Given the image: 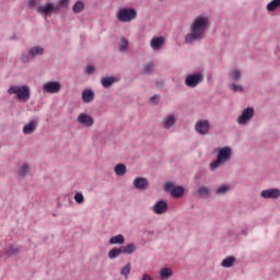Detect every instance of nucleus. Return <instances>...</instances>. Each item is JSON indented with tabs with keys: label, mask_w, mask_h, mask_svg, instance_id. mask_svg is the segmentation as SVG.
<instances>
[{
	"label": "nucleus",
	"mask_w": 280,
	"mask_h": 280,
	"mask_svg": "<svg viewBox=\"0 0 280 280\" xmlns=\"http://www.w3.org/2000/svg\"><path fill=\"white\" fill-rule=\"evenodd\" d=\"M211 27V20L207 14H199L195 16L189 26V32L185 35L184 43L186 45H194L207 38V30Z\"/></svg>",
	"instance_id": "obj_1"
},
{
	"label": "nucleus",
	"mask_w": 280,
	"mask_h": 280,
	"mask_svg": "<svg viewBox=\"0 0 280 280\" xmlns=\"http://www.w3.org/2000/svg\"><path fill=\"white\" fill-rule=\"evenodd\" d=\"M231 159H233V148L229 145L220 147L217 149V159L212 163H210V172H215L218 167H222V165H226L230 163Z\"/></svg>",
	"instance_id": "obj_2"
},
{
	"label": "nucleus",
	"mask_w": 280,
	"mask_h": 280,
	"mask_svg": "<svg viewBox=\"0 0 280 280\" xmlns=\"http://www.w3.org/2000/svg\"><path fill=\"white\" fill-rule=\"evenodd\" d=\"M71 0H59L57 4H54L51 1H47L46 3L37 7V14L40 16H49V14L56 13L57 10L69 8V3Z\"/></svg>",
	"instance_id": "obj_3"
},
{
	"label": "nucleus",
	"mask_w": 280,
	"mask_h": 280,
	"mask_svg": "<svg viewBox=\"0 0 280 280\" xmlns=\"http://www.w3.org/2000/svg\"><path fill=\"white\" fill-rule=\"evenodd\" d=\"M8 93L10 95H15L16 100L19 102H30V98L32 97V89H30V85H11L8 89Z\"/></svg>",
	"instance_id": "obj_4"
},
{
	"label": "nucleus",
	"mask_w": 280,
	"mask_h": 280,
	"mask_svg": "<svg viewBox=\"0 0 280 280\" xmlns=\"http://www.w3.org/2000/svg\"><path fill=\"white\" fill-rule=\"evenodd\" d=\"M40 56H45V46L43 45H34L28 48L27 54L22 52L20 56V62L26 65V62H32V60H36V58H40Z\"/></svg>",
	"instance_id": "obj_5"
},
{
	"label": "nucleus",
	"mask_w": 280,
	"mask_h": 280,
	"mask_svg": "<svg viewBox=\"0 0 280 280\" xmlns=\"http://www.w3.org/2000/svg\"><path fill=\"white\" fill-rule=\"evenodd\" d=\"M137 11L135 8H120L116 12V21L118 23H132L137 19Z\"/></svg>",
	"instance_id": "obj_6"
},
{
	"label": "nucleus",
	"mask_w": 280,
	"mask_h": 280,
	"mask_svg": "<svg viewBox=\"0 0 280 280\" xmlns=\"http://www.w3.org/2000/svg\"><path fill=\"white\" fill-rule=\"evenodd\" d=\"M202 82H205V74L202 72L190 73L185 78V84L188 89H196Z\"/></svg>",
	"instance_id": "obj_7"
},
{
	"label": "nucleus",
	"mask_w": 280,
	"mask_h": 280,
	"mask_svg": "<svg viewBox=\"0 0 280 280\" xmlns=\"http://www.w3.org/2000/svg\"><path fill=\"white\" fill-rule=\"evenodd\" d=\"M253 117H255V108L247 107L243 109L242 113L237 116L236 121L238 126H248Z\"/></svg>",
	"instance_id": "obj_8"
},
{
	"label": "nucleus",
	"mask_w": 280,
	"mask_h": 280,
	"mask_svg": "<svg viewBox=\"0 0 280 280\" xmlns=\"http://www.w3.org/2000/svg\"><path fill=\"white\" fill-rule=\"evenodd\" d=\"M44 93H49L50 95H56L60 93L62 84L59 81H47L42 85Z\"/></svg>",
	"instance_id": "obj_9"
},
{
	"label": "nucleus",
	"mask_w": 280,
	"mask_h": 280,
	"mask_svg": "<svg viewBox=\"0 0 280 280\" xmlns=\"http://www.w3.org/2000/svg\"><path fill=\"white\" fill-rule=\"evenodd\" d=\"M164 190L168 191L172 198H183L185 195V188L182 186H175L172 182H168L164 185Z\"/></svg>",
	"instance_id": "obj_10"
},
{
	"label": "nucleus",
	"mask_w": 280,
	"mask_h": 280,
	"mask_svg": "<svg viewBox=\"0 0 280 280\" xmlns=\"http://www.w3.org/2000/svg\"><path fill=\"white\" fill-rule=\"evenodd\" d=\"M210 128L211 124L209 122V120L200 119L197 120L195 124V132H197V135H200L201 137H207V135H209Z\"/></svg>",
	"instance_id": "obj_11"
},
{
	"label": "nucleus",
	"mask_w": 280,
	"mask_h": 280,
	"mask_svg": "<svg viewBox=\"0 0 280 280\" xmlns=\"http://www.w3.org/2000/svg\"><path fill=\"white\" fill-rule=\"evenodd\" d=\"M77 122L79 124V126H82L83 128H93L95 119H93L91 114L89 113H81L77 117Z\"/></svg>",
	"instance_id": "obj_12"
},
{
	"label": "nucleus",
	"mask_w": 280,
	"mask_h": 280,
	"mask_svg": "<svg viewBox=\"0 0 280 280\" xmlns=\"http://www.w3.org/2000/svg\"><path fill=\"white\" fill-rule=\"evenodd\" d=\"M260 198L262 200H279L280 189L279 188H267L260 191Z\"/></svg>",
	"instance_id": "obj_13"
},
{
	"label": "nucleus",
	"mask_w": 280,
	"mask_h": 280,
	"mask_svg": "<svg viewBox=\"0 0 280 280\" xmlns=\"http://www.w3.org/2000/svg\"><path fill=\"white\" fill-rule=\"evenodd\" d=\"M168 209L170 205H167V201L163 199L155 201V203L151 207V211L155 213V215H163L164 213H167Z\"/></svg>",
	"instance_id": "obj_14"
},
{
	"label": "nucleus",
	"mask_w": 280,
	"mask_h": 280,
	"mask_svg": "<svg viewBox=\"0 0 280 280\" xmlns=\"http://www.w3.org/2000/svg\"><path fill=\"white\" fill-rule=\"evenodd\" d=\"M121 78L119 75H106L101 78V86H103V89H110V86H113V84H117V82H120Z\"/></svg>",
	"instance_id": "obj_15"
},
{
	"label": "nucleus",
	"mask_w": 280,
	"mask_h": 280,
	"mask_svg": "<svg viewBox=\"0 0 280 280\" xmlns=\"http://www.w3.org/2000/svg\"><path fill=\"white\" fill-rule=\"evenodd\" d=\"M176 121L177 119L174 114L166 115L161 121V127L163 130H172L176 126Z\"/></svg>",
	"instance_id": "obj_16"
},
{
	"label": "nucleus",
	"mask_w": 280,
	"mask_h": 280,
	"mask_svg": "<svg viewBox=\"0 0 280 280\" xmlns=\"http://www.w3.org/2000/svg\"><path fill=\"white\" fill-rule=\"evenodd\" d=\"M148 185H150V182L145 177H136L132 182L133 188L138 189V191H145Z\"/></svg>",
	"instance_id": "obj_17"
},
{
	"label": "nucleus",
	"mask_w": 280,
	"mask_h": 280,
	"mask_svg": "<svg viewBox=\"0 0 280 280\" xmlns=\"http://www.w3.org/2000/svg\"><path fill=\"white\" fill-rule=\"evenodd\" d=\"M248 233H250V230L248 229V226H243L236 231L230 230L228 232V235H229V237H231V240H237L240 237V235H243V237H246V235H248Z\"/></svg>",
	"instance_id": "obj_18"
},
{
	"label": "nucleus",
	"mask_w": 280,
	"mask_h": 280,
	"mask_svg": "<svg viewBox=\"0 0 280 280\" xmlns=\"http://www.w3.org/2000/svg\"><path fill=\"white\" fill-rule=\"evenodd\" d=\"M83 104H91L95 102V91L91 89H84L81 94Z\"/></svg>",
	"instance_id": "obj_19"
},
{
	"label": "nucleus",
	"mask_w": 280,
	"mask_h": 280,
	"mask_svg": "<svg viewBox=\"0 0 280 280\" xmlns=\"http://www.w3.org/2000/svg\"><path fill=\"white\" fill-rule=\"evenodd\" d=\"M165 45V37L160 36V37H153L150 40V47L153 51H161V48Z\"/></svg>",
	"instance_id": "obj_20"
},
{
	"label": "nucleus",
	"mask_w": 280,
	"mask_h": 280,
	"mask_svg": "<svg viewBox=\"0 0 280 280\" xmlns=\"http://www.w3.org/2000/svg\"><path fill=\"white\" fill-rule=\"evenodd\" d=\"M36 128H38V121L30 120L26 125H24L22 131L24 135H32Z\"/></svg>",
	"instance_id": "obj_21"
},
{
	"label": "nucleus",
	"mask_w": 280,
	"mask_h": 280,
	"mask_svg": "<svg viewBox=\"0 0 280 280\" xmlns=\"http://www.w3.org/2000/svg\"><path fill=\"white\" fill-rule=\"evenodd\" d=\"M228 78L230 82H240V80H242V71L237 68H234L229 71Z\"/></svg>",
	"instance_id": "obj_22"
},
{
	"label": "nucleus",
	"mask_w": 280,
	"mask_h": 280,
	"mask_svg": "<svg viewBox=\"0 0 280 280\" xmlns=\"http://www.w3.org/2000/svg\"><path fill=\"white\" fill-rule=\"evenodd\" d=\"M231 191V185L229 184H221L217 188H214L215 196H226Z\"/></svg>",
	"instance_id": "obj_23"
},
{
	"label": "nucleus",
	"mask_w": 280,
	"mask_h": 280,
	"mask_svg": "<svg viewBox=\"0 0 280 280\" xmlns=\"http://www.w3.org/2000/svg\"><path fill=\"white\" fill-rule=\"evenodd\" d=\"M197 196H199L200 198L211 197V188H209L208 186H199L197 188Z\"/></svg>",
	"instance_id": "obj_24"
},
{
	"label": "nucleus",
	"mask_w": 280,
	"mask_h": 280,
	"mask_svg": "<svg viewBox=\"0 0 280 280\" xmlns=\"http://www.w3.org/2000/svg\"><path fill=\"white\" fill-rule=\"evenodd\" d=\"M120 250L124 255H132V253H136V250H137V244L129 243L125 246H121Z\"/></svg>",
	"instance_id": "obj_25"
},
{
	"label": "nucleus",
	"mask_w": 280,
	"mask_h": 280,
	"mask_svg": "<svg viewBox=\"0 0 280 280\" xmlns=\"http://www.w3.org/2000/svg\"><path fill=\"white\" fill-rule=\"evenodd\" d=\"M267 12H277V10H280V0H271L266 5Z\"/></svg>",
	"instance_id": "obj_26"
},
{
	"label": "nucleus",
	"mask_w": 280,
	"mask_h": 280,
	"mask_svg": "<svg viewBox=\"0 0 280 280\" xmlns=\"http://www.w3.org/2000/svg\"><path fill=\"white\" fill-rule=\"evenodd\" d=\"M124 242H126V238L121 234H118L116 236H112L109 238V244H112V245H115V244L121 245V244H124Z\"/></svg>",
	"instance_id": "obj_27"
},
{
	"label": "nucleus",
	"mask_w": 280,
	"mask_h": 280,
	"mask_svg": "<svg viewBox=\"0 0 280 280\" xmlns=\"http://www.w3.org/2000/svg\"><path fill=\"white\" fill-rule=\"evenodd\" d=\"M233 264H235V257L229 256L222 260L221 266L222 268H232Z\"/></svg>",
	"instance_id": "obj_28"
},
{
	"label": "nucleus",
	"mask_w": 280,
	"mask_h": 280,
	"mask_svg": "<svg viewBox=\"0 0 280 280\" xmlns=\"http://www.w3.org/2000/svg\"><path fill=\"white\" fill-rule=\"evenodd\" d=\"M172 277V269L164 267L160 270V279L161 280H167Z\"/></svg>",
	"instance_id": "obj_29"
},
{
	"label": "nucleus",
	"mask_w": 280,
	"mask_h": 280,
	"mask_svg": "<svg viewBox=\"0 0 280 280\" xmlns=\"http://www.w3.org/2000/svg\"><path fill=\"white\" fill-rule=\"evenodd\" d=\"M129 45H130V43L128 42V39L126 37L120 38V42L118 43L119 51H121V52L128 51Z\"/></svg>",
	"instance_id": "obj_30"
},
{
	"label": "nucleus",
	"mask_w": 280,
	"mask_h": 280,
	"mask_svg": "<svg viewBox=\"0 0 280 280\" xmlns=\"http://www.w3.org/2000/svg\"><path fill=\"white\" fill-rule=\"evenodd\" d=\"M114 172H115L116 176H126L127 168L124 164H117L114 167Z\"/></svg>",
	"instance_id": "obj_31"
},
{
	"label": "nucleus",
	"mask_w": 280,
	"mask_h": 280,
	"mask_svg": "<svg viewBox=\"0 0 280 280\" xmlns=\"http://www.w3.org/2000/svg\"><path fill=\"white\" fill-rule=\"evenodd\" d=\"M72 11L74 12V14H80V12H84V2L80 0L77 1L72 7Z\"/></svg>",
	"instance_id": "obj_32"
},
{
	"label": "nucleus",
	"mask_w": 280,
	"mask_h": 280,
	"mask_svg": "<svg viewBox=\"0 0 280 280\" xmlns=\"http://www.w3.org/2000/svg\"><path fill=\"white\" fill-rule=\"evenodd\" d=\"M19 253V246L18 245H8V247L5 248V254L9 257H12V255H16Z\"/></svg>",
	"instance_id": "obj_33"
},
{
	"label": "nucleus",
	"mask_w": 280,
	"mask_h": 280,
	"mask_svg": "<svg viewBox=\"0 0 280 280\" xmlns=\"http://www.w3.org/2000/svg\"><path fill=\"white\" fill-rule=\"evenodd\" d=\"M230 91H233V93H244V86L240 83L233 82L230 85Z\"/></svg>",
	"instance_id": "obj_34"
},
{
	"label": "nucleus",
	"mask_w": 280,
	"mask_h": 280,
	"mask_svg": "<svg viewBox=\"0 0 280 280\" xmlns=\"http://www.w3.org/2000/svg\"><path fill=\"white\" fill-rule=\"evenodd\" d=\"M130 270H132V265L128 262L126 266L121 268L120 275L125 277V279H128V275H130Z\"/></svg>",
	"instance_id": "obj_35"
},
{
	"label": "nucleus",
	"mask_w": 280,
	"mask_h": 280,
	"mask_svg": "<svg viewBox=\"0 0 280 280\" xmlns=\"http://www.w3.org/2000/svg\"><path fill=\"white\" fill-rule=\"evenodd\" d=\"M26 5L30 8V10H35V12H38L37 8L43 4H38V0H27Z\"/></svg>",
	"instance_id": "obj_36"
},
{
	"label": "nucleus",
	"mask_w": 280,
	"mask_h": 280,
	"mask_svg": "<svg viewBox=\"0 0 280 280\" xmlns=\"http://www.w3.org/2000/svg\"><path fill=\"white\" fill-rule=\"evenodd\" d=\"M121 247L120 248H112L109 252H108V257L110 259H117V257L121 254Z\"/></svg>",
	"instance_id": "obj_37"
},
{
	"label": "nucleus",
	"mask_w": 280,
	"mask_h": 280,
	"mask_svg": "<svg viewBox=\"0 0 280 280\" xmlns=\"http://www.w3.org/2000/svg\"><path fill=\"white\" fill-rule=\"evenodd\" d=\"M154 69V63L152 62H148L143 66V73L148 74V73H152V70Z\"/></svg>",
	"instance_id": "obj_38"
},
{
	"label": "nucleus",
	"mask_w": 280,
	"mask_h": 280,
	"mask_svg": "<svg viewBox=\"0 0 280 280\" xmlns=\"http://www.w3.org/2000/svg\"><path fill=\"white\" fill-rule=\"evenodd\" d=\"M74 200L77 205H82L84 202V195L82 192H77L74 195Z\"/></svg>",
	"instance_id": "obj_39"
},
{
	"label": "nucleus",
	"mask_w": 280,
	"mask_h": 280,
	"mask_svg": "<svg viewBox=\"0 0 280 280\" xmlns=\"http://www.w3.org/2000/svg\"><path fill=\"white\" fill-rule=\"evenodd\" d=\"M30 170V166H27V164H23L21 167H20V171H19V174L20 176H27V172Z\"/></svg>",
	"instance_id": "obj_40"
},
{
	"label": "nucleus",
	"mask_w": 280,
	"mask_h": 280,
	"mask_svg": "<svg viewBox=\"0 0 280 280\" xmlns=\"http://www.w3.org/2000/svg\"><path fill=\"white\" fill-rule=\"evenodd\" d=\"M95 71H96V69H95V67L92 66V65H88V66L85 67V74H86V75H93V73H95Z\"/></svg>",
	"instance_id": "obj_41"
},
{
	"label": "nucleus",
	"mask_w": 280,
	"mask_h": 280,
	"mask_svg": "<svg viewBox=\"0 0 280 280\" xmlns=\"http://www.w3.org/2000/svg\"><path fill=\"white\" fill-rule=\"evenodd\" d=\"M160 100H161V96L156 94L150 97L151 104H159Z\"/></svg>",
	"instance_id": "obj_42"
},
{
	"label": "nucleus",
	"mask_w": 280,
	"mask_h": 280,
	"mask_svg": "<svg viewBox=\"0 0 280 280\" xmlns=\"http://www.w3.org/2000/svg\"><path fill=\"white\" fill-rule=\"evenodd\" d=\"M141 280H154V278H152V276L144 273L141 278Z\"/></svg>",
	"instance_id": "obj_43"
}]
</instances>
